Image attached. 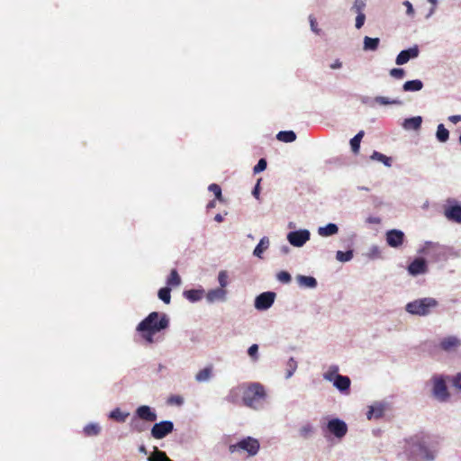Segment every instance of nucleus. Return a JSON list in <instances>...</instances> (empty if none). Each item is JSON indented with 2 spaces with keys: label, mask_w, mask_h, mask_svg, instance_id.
I'll return each instance as SVG.
<instances>
[{
  "label": "nucleus",
  "mask_w": 461,
  "mask_h": 461,
  "mask_svg": "<svg viewBox=\"0 0 461 461\" xmlns=\"http://www.w3.org/2000/svg\"><path fill=\"white\" fill-rule=\"evenodd\" d=\"M168 325L169 319L167 314L152 312L138 324L136 330L147 344H153L158 341L155 335L166 330Z\"/></svg>",
  "instance_id": "obj_1"
},
{
  "label": "nucleus",
  "mask_w": 461,
  "mask_h": 461,
  "mask_svg": "<svg viewBox=\"0 0 461 461\" xmlns=\"http://www.w3.org/2000/svg\"><path fill=\"white\" fill-rule=\"evenodd\" d=\"M437 449L421 436H414L405 440L404 454L410 461H433Z\"/></svg>",
  "instance_id": "obj_2"
},
{
  "label": "nucleus",
  "mask_w": 461,
  "mask_h": 461,
  "mask_svg": "<svg viewBox=\"0 0 461 461\" xmlns=\"http://www.w3.org/2000/svg\"><path fill=\"white\" fill-rule=\"evenodd\" d=\"M267 393L258 383L246 384L243 404L250 409L259 411L265 408Z\"/></svg>",
  "instance_id": "obj_3"
},
{
  "label": "nucleus",
  "mask_w": 461,
  "mask_h": 461,
  "mask_svg": "<svg viewBox=\"0 0 461 461\" xmlns=\"http://www.w3.org/2000/svg\"><path fill=\"white\" fill-rule=\"evenodd\" d=\"M438 305V303L436 299L425 297L408 303L405 306V310L412 315L426 316Z\"/></svg>",
  "instance_id": "obj_4"
},
{
  "label": "nucleus",
  "mask_w": 461,
  "mask_h": 461,
  "mask_svg": "<svg viewBox=\"0 0 461 461\" xmlns=\"http://www.w3.org/2000/svg\"><path fill=\"white\" fill-rule=\"evenodd\" d=\"M448 376L443 375H435L431 378L432 396L439 402H447L450 399L447 383Z\"/></svg>",
  "instance_id": "obj_5"
},
{
  "label": "nucleus",
  "mask_w": 461,
  "mask_h": 461,
  "mask_svg": "<svg viewBox=\"0 0 461 461\" xmlns=\"http://www.w3.org/2000/svg\"><path fill=\"white\" fill-rule=\"evenodd\" d=\"M259 448L260 444L257 438L247 437L240 440L238 443L230 445L229 450L231 453L242 450L247 452L249 456H254L258 453Z\"/></svg>",
  "instance_id": "obj_6"
},
{
  "label": "nucleus",
  "mask_w": 461,
  "mask_h": 461,
  "mask_svg": "<svg viewBox=\"0 0 461 461\" xmlns=\"http://www.w3.org/2000/svg\"><path fill=\"white\" fill-rule=\"evenodd\" d=\"M311 239V232L307 229H299L289 231L286 240L294 248L303 247Z\"/></svg>",
  "instance_id": "obj_7"
},
{
  "label": "nucleus",
  "mask_w": 461,
  "mask_h": 461,
  "mask_svg": "<svg viewBox=\"0 0 461 461\" xmlns=\"http://www.w3.org/2000/svg\"><path fill=\"white\" fill-rule=\"evenodd\" d=\"M445 247L438 242L425 241L418 249V253L424 256H429L438 260L444 254Z\"/></svg>",
  "instance_id": "obj_8"
},
{
  "label": "nucleus",
  "mask_w": 461,
  "mask_h": 461,
  "mask_svg": "<svg viewBox=\"0 0 461 461\" xmlns=\"http://www.w3.org/2000/svg\"><path fill=\"white\" fill-rule=\"evenodd\" d=\"M361 101L364 104L371 108L384 105H401L402 104V102L398 98H390L387 96H363Z\"/></svg>",
  "instance_id": "obj_9"
},
{
  "label": "nucleus",
  "mask_w": 461,
  "mask_h": 461,
  "mask_svg": "<svg viewBox=\"0 0 461 461\" xmlns=\"http://www.w3.org/2000/svg\"><path fill=\"white\" fill-rule=\"evenodd\" d=\"M326 430L338 439H341L348 432V425L344 420L339 418H332L328 420Z\"/></svg>",
  "instance_id": "obj_10"
},
{
  "label": "nucleus",
  "mask_w": 461,
  "mask_h": 461,
  "mask_svg": "<svg viewBox=\"0 0 461 461\" xmlns=\"http://www.w3.org/2000/svg\"><path fill=\"white\" fill-rule=\"evenodd\" d=\"M174 430V424L170 420H163L155 423L151 428L150 434L156 439H162L166 438Z\"/></svg>",
  "instance_id": "obj_11"
},
{
  "label": "nucleus",
  "mask_w": 461,
  "mask_h": 461,
  "mask_svg": "<svg viewBox=\"0 0 461 461\" xmlns=\"http://www.w3.org/2000/svg\"><path fill=\"white\" fill-rule=\"evenodd\" d=\"M276 293L264 292L258 294L254 301V307L258 311H267L272 307L275 303Z\"/></svg>",
  "instance_id": "obj_12"
},
{
  "label": "nucleus",
  "mask_w": 461,
  "mask_h": 461,
  "mask_svg": "<svg viewBox=\"0 0 461 461\" xmlns=\"http://www.w3.org/2000/svg\"><path fill=\"white\" fill-rule=\"evenodd\" d=\"M420 50L414 45L407 50H402L395 59V63L399 66L406 64L409 60L418 58Z\"/></svg>",
  "instance_id": "obj_13"
},
{
  "label": "nucleus",
  "mask_w": 461,
  "mask_h": 461,
  "mask_svg": "<svg viewBox=\"0 0 461 461\" xmlns=\"http://www.w3.org/2000/svg\"><path fill=\"white\" fill-rule=\"evenodd\" d=\"M408 273L412 276L423 275L428 272L427 262L422 258H417L408 266Z\"/></svg>",
  "instance_id": "obj_14"
},
{
  "label": "nucleus",
  "mask_w": 461,
  "mask_h": 461,
  "mask_svg": "<svg viewBox=\"0 0 461 461\" xmlns=\"http://www.w3.org/2000/svg\"><path fill=\"white\" fill-rule=\"evenodd\" d=\"M461 347V339L456 336H447L439 342V348L446 352H455Z\"/></svg>",
  "instance_id": "obj_15"
},
{
  "label": "nucleus",
  "mask_w": 461,
  "mask_h": 461,
  "mask_svg": "<svg viewBox=\"0 0 461 461\" xmlns=\"http://www.w3.org/2000/svg\"><path fill=\"white\" fill-rule=\"evenodd\" d=\"M387 244L392 248H399L404 240V233L400 230H390L385 234Z\"/></svg>",
  "instance_id": "obj_16"
},
{
  "label": "nucleus",
  "mask_w": 461,
  "mask_h": 461,
  "mask_svg": "<svg viewBox=\"0 0 461 461\" xmlns=\"http://www.w3.org/2000/svg\"><path fill=\"white\" fill-rule=\"evenodd\" d=\"M449 204L445 207L444 215L445 217L451 221L461 223V205L457 203H452V202H448Z\"/></svg>",
  "instance_id": "obj_17"
},
{
  "label": "nucleus",
  "mask_w": 461,
  "mask_h": 461,
  "mask_svg": "<svg viewBox=\"0 0 461 461\" xmlns=\"http://www.w3.org/2000/svg\"><path fill=\"white\" fill-rule=\"evenodd\" d=\"M136 416L145 421L153 422L157 420L156 411L148 405H141L136 409Z\"/></svg>",
  "instance_id": "obj_18"
},
{
  "label": "nucleus",
  "mask_w": 461,
  "mask_h": 461,
  "mask_svg": "<svg viewBox=\"0 0 461 461\" xmlns=\"http://www.w3.org/2000/svg\"><path fill=\"white\" fill-rule=\"evenodd\" d=\"M205 299L208 303L225 302L227 300V291L220 287L211 289L206 293Z\"/></svg>",
  "instance_id": "obj_19"
},
{
  "label": "nucleus",
  "mask_w": 461,
  "mask_h": 461,
  "mask_svg": "<svg viewBox=\"0 0 461 461\" xmlns=\"http://www.w3.org/2000/svg\"><path fill=\"white\" fill-rule=\"evenodd\" d=\"M246 384H239L232 387L226 396V400L229 402L237 403L240 400L243 402Z\"/></svg>",
  "instance_id": "obj_20"
},
{
  "label": "nucleus",
  "mask_w": 461,
  "mask_h": 461,
  "mask_svg": "<svg viewBox=\"0 0 461 461\" xmlns=\"http://www.w3.org/2000/svg\"><path fill=\"white\" fill-rule=\"evenodd\" d=\"M386 409V404L382 402H376L371 406H369V410L366 413V417L368 420L372 419H380L383 417L384 411Z\"/></svg>",
  "instance_id": "obj_21"
},
{
  "label": "nucleus",
  "mask_w": 461,
  "mask_h": 461,
  "mask_svg": "<svg viewBox=\"0 0 461 461\" xmlns=\"http://www.w3.org/2000/svg\"><path fill=\"white\" fill-rule=\"evenodd\" d=\"M333 386L339 391L342 394H348L349 388L351 385V380L347 375H339L337 379L332 383Z\"/></svg>",
  "instance_id": "obj_22"
},
{
  "label": "nucleus",
  "mask_w": 461,
  "mask_h": 461,
  "mask_svg": "<svg viewBox=\"0 0 461 461\" xmlns=\"http://www.w3.org/2000/svg\"><path fill=\"white\" fill-rule=\"evenodd\" d=\"M213 371L214 368L212 365L206 366L196 373L194 376L195 381L198 383L209 382L213 377Z\"/></svg>",
  "instance_id": "obj_23"
},
{
  "label": "nucleus",
  "mask_w": 461,
  "mask_h": 461,
  "mask_svg": "<svg viewBox=\"0 0 461 461\" xmlns=\"http://www.w3.org/2000/svg\"><path fill=\"white\" fill-rule=\"evenodd\" d=\"M295 279L302 288L314 289L318 285L316 278L310 276L297 275Z\"/></svg>",
  "instance_id": "obj_24"
},
{
  "label": "nucleus",
  "mask_w": 461,
  "mask_h": 461,
  "mask_svg": "<svg viewBox=\"0 0 461 461\" xmlns=\"http://www.w3.org/2000/svg\"><path fill=\"white\" fill-rule=\"evenodd\" d=\"M318 235L322 238L333 236L339 232V227L335 223H328L325 226H321L317 230Z\"/></svg>",
  "instance_id": "obj_25"
},
{
  "label": "nucleus",
  "mask_w": 461,
  "mask_h": 461,
  "mask_svg": "<svg viewBox=\"0 0 461 461\" xmlns=\"http://www.w3.org/2000/svg\"><path fill=\"white\" fill-rule=\"evenodd\" d=\"M339 367L337 365H330L327 370L322 374L325 381L333 383L340 375L339 373Z\"/></svg>",
  "instance_id": "obj_26"
},
{
  "label": "nucleus",
  "mask_w": 461,
  "mask_h": 461,
  "mask_svg": "<svg viewBox=\"0 0 461 461\" xmlns=\"http://www.w3.org/2000/svg\"><path fill=\"white\" fill-rule=\"evenodd\" d=\"M270 240L267 237H263L253 251V255L258 258H262L263 253L269 248Z\"/></svg>",
  "instance_id": "obj_27"
},
{
  "label": "nucleus",
  "mask_w": 461,
  "mask_h": 461,
  "mask_svg": "<svg viewBox=\"0 0 461 461\" xmlns=\"http://www.w3.org/2000/svg\"><path fill=\"white\" fill-rule=\"evenodd\" d=\"M423 87V83L420 79H413L406 81L402 86L404 92H418Z\"/></svg>",
  "instance_id": "obj_28"
},
{
  "label": "nucleus",
  "mask_w": 461,
  "mask_h": 461,
  "mask_svg": "<svg viewBox=\"0 0 461 461\" xmlns=\"http://www.w3.org/2000/svg\"><path fill=\"white\" fill-rule=\"evenodd\" d=\"M204 294L203 289H191L184 292V296L190 302L195 303L200 301Z\"/></svg>",
  "instance_id": "obj_29"
},
{
  "label": "nucleus",
  "mask_w": 461,
  "mask_h": 461,
  "mask_svg": "<svg viewBox=\"0 0 461 461\" xmlns=\"http://www.w3.org/2000/svg\"><path fill=\"white\" fill-rule=\"evenodd\" d=\"M147 461H172L164 451L159 450L157 447L149 454Z\"/></svg>",
  "instance_id": "obj_30"
},
{
  "label": "nucleus",
  "mask_w": 461,
  "mask_h": 461,
  "mask_svg": "<svg viewBox=\"0 0 461 461\" xmlns=\"http://www.w3.org/2000/svg\"><path fill=\"white\" fill-rule=\"evenodd\" d=\"M379 43H380L379 38H371V37L366 36L364 38L363 49L366 51H368V50L375 51L378 49Z\"/></svg>",
  "instance_id": "obj_31"
},
{
  "label": "nucleus",
  "mask_w": 461,
  "mask_h": 461,
  "mask_svg": "<svg viewBox=\"0 0 461 461\" xmlns=\"http://www.w3.org/2000/svg\"><path fill=\"white\" fill-rule=\"evenodd\" d=\"M421 124V117H410L404 120L402 127L405 130H417Z\"/></svg>",
  "instance_id": "obj_32"
},
{
  "label": "nucleus",
  "mask_w": 461,
  "mask_h": 461,
  "mask_svg": "<svg viewBox=\"0 0 461 461\" xmlns=\"http://www.w3.org/2000/svg\"><path fill=\"white\" fill-rule=\"evenodd\" d=\"M279 141L289 143L296 140V134L293 131H282L276 135Z\"/></svg>",
  "instance_id": "obj_33"
},
{
  "label": "nucleus",
  "mask_w": 461,
  "mask_h": 461,
  "mask_svg": "<svg viewBox=\"0 0 461 461\" xmlns=\"http://www.w3.org/2000/svg\"><path fill=\"white\" fill-rule=\"evenodd\" d=\"M364 131H360L357 135H355L349 141L351 150L354 154H357L360 149V143L362 138L364 136Z\"/></svg>",
  "instance_id": "obj_34"
},
{
  "label": "nucleus",
  "mask_w": 461,
  "mask_h": 461,
  "mask_svg": "<svg viewBox=\"0 0 461 461\" xmlns=\"http://www.w3.org/2000/svg\"><path fill=\"white\" fill-rule=\"evenodd\" d=\"M181 285V277L176 269H172L167 279V285L170 287H177Z\"/></svg>",
  "instance_id": "obj_35"
},
{
  "label": "nucleus",
  "mask_w": 461,
  "mask_h": 461,
  "mask_svg": "<svg viewBox=\"0 0 461 461\" xmlns=\"http://www.w3.org/2000/svg\"><path fill=\"white\" fill-rule=\"evenodd\" d=\"M372 160H375L383 163L385 167H390L392 166V158L378 151H374L370 157Z\"/></svg>",
  "instance_id": "obj_36"
},
{
  "label": "nucleus",
  "mask_w": 461,
  "mask_h": 461,
  "mask_svg": "<svg viewBox=\"0 0 461 461\" xmlns=\"http://www.w3.org/2000/svg\"><path fill=\"white\" fill-rule=\"evenodd\" d=\"M109 418L119 422H124L129 416V412H122L119 408H115L109 413Z\"/></svg>",
  "instance_id": "obj_37"
},
{
  "label": "nucleus",
  "mask_w": 461,
  "mask_h": 461,
  "mask_svg": "<svg viewBox=\"0 0 461 461\" xmlns=\"http://www.w3.org/2000/svg\"><path fill=\"white\" fill-rule=\"evenodd\" d=\"M381 254H382L381 249L377 245H372L368 248L365 256L370 260H375V259L380 258Z\"/></svg>",
  "instance_id": "obj_38"
},
{
  "label": "nucleus",
  "mask_w": 461,
  "mask_h": 461,
  "mask_svg": "<svg viewBox=\"0 0 461 461\" xmlns=\"http://www.w3.org/2000/svg\"><path fill=\"white\" fill-rule=\"evenodd\" d=\"M353 250L349 249L348 251L338 250L336 252V259L341 263L349 262L353 258Z\"/></svg>",
  "instance_id": "obj_39"
},
{
  "label": "nucleus",
  "mask_w": 461,
  "mask_h": 461,
  "mask_svg": "<svg viewBox=\"0 0 461 461\" xmlns=\"http://www.w3.org/2000/svg\"><path fill=\"white\" fill-rule=\"evenodd\" d=\"M100 431L101 428L97 423H89L84 428V432L87 436H96Z\"/></svg>",
  "instance_id": "obj_40"
},
{
  "label": "nucleus",
  "mask_w": 461,
  "mask_h": 461,
  "mask_svg": "<svg viewBox=\"0 0 461 461\" xmlns=\"http://www.w3.org/2000/svg\"><path fill=\"white\" fill-rule=\"evenodd\" d=\"M437 139L440 141V142H445L448 139V136H449V132L444 127L443 124H439L438 126V130H437Z\"/></svg>",
  "instance_id": "obj_41"
},
{
  "label": "nucleus",
  "mask_w": 461,
  "mask_h": 461,
  "mask_svg": "<svg viewBox=\"0 0 461 461\" xmlns=\"http://www.w3.org/2000/svg\"><path fill=\"white\" fill-rule=\"evenodd\" d=\"M220 288L225 289L229 285V275L226 270H221L217 277Z\"/></svg>",
  "instance_id": "obj_42"
},
{
  "label": "nucleus",
  "mask_w": 461,
  "mask_h": 461,
  "mask_svg": "<svg viewBox=\"0 0 461 461\" xmlns=\"http://www.w3.org/2000/svg\"><path fill=\"white\" fill-rule=\"evenodd\" d=\"M170 291V288L167 286L159 289L158 294V298L167 304L170 303L171 301Z\"/></svg>",
  "instance_id": "obj_43"
},
{
  "label": "nucleus",
  "mask_w": 461,
  "mask_h": 461,
  "mask_svg": "<svg viewBox=\"0 0 461 461\" xmlns=\"http://www.w3.org/2000/svg\"><path fill=\"white\" fill-rule=\"evenodd\" d=\"M286 366H287V369H286L285 378L289 379L297 369V362L294 360V357H290L289 360L287 361Z\"/></svg>",
  "instance_id": "obj_44"
},
{
  "label": "nucleus",
  "mask_w": 461,
  "mask_h": 461,
  "mask_svg": "<svg viewBox=\"0 0 461 461\" xmlns=\"http://www.w3.org/2000/svg\"><path fill=\"white\" fill-rule=\"evenodd\" d=\"M366 5V0H355L352 5V11H354L357 14H364V9Z\"/></svg>",
  "instance_id": "obj_45"
},
{
  "label": "nucleus",
  "mask_w": 461,
  "mask_h": 461,
  "mask_svg": "<svg viewBox=\"0 0 461 461\" xmlns=\"http://www.w3.org/2000/svg\"><path fill=\"white\" fill-rule=\"evenodd\" d=\"M447 381L452 384V386L461 392V372L457 373L454 376H448Z\"/></svg>",
  "instance_id": "obj_46"
},
{
  "label": "nucleus",
  "mask_w": 461,
  "mask_h": 461,
  "mask_svg": "<svg viewBox=\"0 0 461 461\" xmlns=\"http://www.w3.org/2000/svg\"><path fill=\"white\" fill-rule=\"evenodd\" d=\"M248 355L249 356V357L251 358V360L253 362H257L258 360V358H259L258 345V344H252L248 348Z\"/></svg>",
  "instance_id": "obj_47"
},
{
  "label": "nucleus",
  "mask_w": 461,
  "mask_h": 461,
  "mask_svg": "<svg viewBox=\"0 0 461 461\" xmlns=\"http://www.w3.org/2000/svg\"><path fill=\"white\" fill-rule=\"evenodd\" d=\"M276 279L280 283L289 284L292 280V276L287 271H280L276 274Z\"/></svg>",
  "instance_id": "obj_48"
},
{
  "label": "nucleus",
  "mask_w": 461,
  "mask_h": 461,
  "mask_svg": "<svg viewBox=\"0 0 461 461\" xmlns=\"http://www.w3.org/2000/svg\"><path fill=\"white\" fill-rule=\"evenodd\" d=\"M209 191L212 192L216 197L217 200L221 201L222 195H221V189L220 185L217 184H212L208 187Z\"/></svg>",
  "instance_id": "obj_49"
},
{
  "label": "nucleus",
  "mask_w": 461,
  "mask_h": 461,
  "mask_svg": "<svg viewBox=\"0 0 461 461\" xmlns=\"http://www.w3.org/2000/svg\"><path fill=\"white\" fill-rule=\"evenodd\" d=\"M267 160L265 158H260L253 168L254 174H258L264 171L267 168Z\"/></svg>",
  "instance_id": "obj_50"
},
{
  "label": "nucleus",
  "mask_w": 461,
  "mask_h": 461,
  "mask_svg": "<svg viewBox=\"0 0 461 461\" xmlns=\"http://www.w3.org/2000/svg\"><path fill=\"white\" fill-rule=\"evenodd\" d=\"M402 5L406 7V15L410 18H413L415 16V10L412 4L410 1L405 0L402 2Z\"/></svg>",
  "instance_id": "obj_51"
},
{
  "label": "nucleus",
  "mask_w": 461,
  "mask_h": 461,
  "mask_svg": "<svg viewBox=\"0 0 461 461\" xmlns=\"http://www.w3.org/2000/svg\"><path fill=\"white\" fill-rule=\"evenodd\" d=\"M389 73L392 77L396 79H402L405 76L402 68H392Z\"/></svg>",
  "instance_id": "obj_52"
},
{
  "label": "nucleus",
  "mask_w": 461,
  "mask_h": 461,
  "mask_svg": "<svg viewBox=\"0 0 461 461\" xmlns=\"http://www.w3.org/2000/svg\"><path fill=\"white\" fill-rule=\"evenodd\" d=\"M312 432H313V428L311 424L303 425L300 429V435L303 437H305V438L310 436Z\"/></svg>",
  "instance_id": "obj_53"
},
{
  "label": "nucleus",
  "mask_w": 461,
  "mask_h": 461,
  "mask_svg": "<svg viewBox=\"0 0 461 461\" xmlns=\"http://www.w3.org/2000/svg\"><path fill=\"white\" fill-rule=\"evenodd\" d=\"M382 220L378 216L370 215L366 219V223L370 225H379Z\"/></svg>",
  "instance_id": "obj_54"
},
{
  "label": "nucleus",
  "mask_w": 461,
  "mask_h": 461,
  "mask_svg": "<svg viewBox=\"0 0 461 461\" xmlns=\"http://www.w3.org/2000/svg\"><path fill=\"white\" fill-rule=\"evenodd\" d=\"M365 21H366L365 14H357L356 24H355L356 28L360 29L364 25Z\"/></svg>",
  "instance_id": "obj_55"
},
{
  "label": "nucleus",
  "mask_w": 461,
  "mask_h": 461,
  "mask_svg": "<svg viewBox=\"0 0 461 461\" xmlns=\"http://www.w3.org/2000/svg\"><path fill=\"white\" fill-rule=\"evenodd\" d=\"M309 20H310L311 30H312L314 33L318 34V33L320 32V30H319V29H318V27H317V23H316L315 18H314L313 16H312V15H311V16L309 17Z\"/></svg>",
  "instance_id": "obj_56"
},
{
  "label": "nucleus",
  "mask_w": 461,
  "mask_h": 461,
  "mask_svg": "<svg viewBox=\"0 0 461 461\" xmlns=\"http://www.w3.org/2000/svg\"><path fill=\"white\" fill-rule=\"evenodd\" d=\"M170 402L171 403H176V405H182L183 402H184V400L181 396H173L170 398Z\"/></svg>",
  "instance_id": "obj_57"
},
{
  "label": "nucleus",
  "mask_w": 461,
  "mask_h": 461,
  "mask_svg": "<svg viewBox=\"0 0 461 461\" xmlns=\"http://www.w3.org/2000/svg\"><path fill=\"white\" fill-rule=\"evenodd\" d=\"M341 67H342V62L339 59L334 60V62L330 65V68L331 69H339V68H341Z\"/></svg>",
  "instance_id": "obj_58"
},
{
  "label": "nucleus",
  "mask_w": 461,
  "mask_h": 461,
  "mask_svg": "<svg viewBox=\"0 0 461 461\" xmlns=\"http://www.w3.org/2000/svg\"><path fill=\"white\" fill-rule=\"evenodd\" d=\"M252 194L256 198H258V196H259V181L258 182V184L256 185L255 188L253 189Z\"/></svg>",
  "instance_id": "obj_59"
},
{
  "label": "nucleus",
  "mask_w": 461,
  "mask_h": 461,
  "mask_svg": "<svg viewBox=\"0 0 461 461\" xmlns=\"http://www.w3.org/2000/svg\"><path fill=\"white\" fill-rule=\"evenodd\" d=\"M280 251H281V253H283V254H285V255H286V254H288V253H289L290 249H289L286 245H284V246H282V247L280 248Z\"/></svg>",
  "instance_id": "obj_60"
},
{
  "label": "nucleus",
  "mask_w": 461,
  "mask_h": 461,
  "mask_svg": "<svg viewBox=\"0 0 461 461\" xmlns=\"http://www.w3.org/2000/svg\"><path fill=\"white\" fill-rule=\"evenodd\" d=\"M139 451L144 455L148 454V450L145 446L141 445L139 447Z\"/></svg>",
  "instance_id": "obj_61"
},
{
  "label": "nucleus",
  "mask_w": 461,
  "mask_h": 461,
  "mask_svg": "<svg viewBox=\"0 0 461 461\" xmlns=\"http://www.w3.org/2000/svg\"><path fill=\"white\" fill-rule=\"evenodd\" d=\"M435 13V6L431 7L428 13V14L426 15V18L429 19V17H431L433 15V14Z\"/></svg>",
  "instance_id": "obj_62"
},
{
  "label": "nucleus",
  "mask_w": 461,
  "mask_h": 461,
  "mask_svg": "<svg viewBox=\"0 0 461 461\" xmlns=\"http://www.w3.org/2000/svg\"><path fill=\"white\" fill-rule=\"evenodd\" d=\"M214 220L217 222H221L223 221V217L221 216V214L218 213V214L215 215Z\"/></svg>",
  "instance_id": "obj_63"
},
{
  "label": "nucleus",
  "mask_w": 461,
  "mask_h": 461,
  "mask_svg": "<svg viewBox=\"0 0 461 461\" xmlns=\"http://www.w3.org/2000/svg\"><path fill=\"white\" fill-rule=\"evenodd\" d=\"M451 122H454V123H457L458 122L461 121V117H449Z\"/></svg>",
  "instance_id": "obj_64"
}]
</instances>
